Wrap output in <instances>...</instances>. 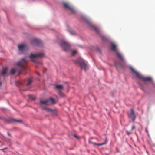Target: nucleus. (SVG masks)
<instances>
[{
	"mask_svg": "<svg viewBox=\"0 0 155 155\" xmlns=\"http://www.w3.org/2000/svg\"><path fill=\"white\" fill-rule=\"evenodd\" d=\"M58 94H59V95H60V96L62 95V93L60 91H59Z\"/></svg>",
	"mask_w": 155,
	"mask_h": 155,
	"instance_id": "nucleus-29",
	"label": "nucleus"
},
{
	"mask_svg": "<svg viewBox=\"0 0 155 155\" xmlns=\"http://www.w3.org/2000/svg\"><path fill=\"white\" fill-rule=\"evenodd\" d=\"M63 4L64 8L69 10L72 13L74 12L75 11L74 8L68 3L65 2L63 3Z\"/></svg>",
	"mask_w": 155,
	"mask_h": 155,
	"instance_id": "nucleus-5",
	"label": "nucleus"
},
{
	"mask_svg": "<svg viewBox=\"0 0 155 155\" xmlns=\"http://www.w3.org/2000/svg\"><path fill=\"white\" fill-rule=\"evenodd\" d=\"M85 22L88 24L89 25L91 26H92V24L91 23V21L89 19H87V18H85Z\"/></svg>",
	"mask_w": 155,
	"mask_h": 155,
	"instance_id": "nucleus-17",
	"label": "nucleus"
},
{
	"mask_svg": "<svg viewBox=\"0 0 155 155\" xmlns=\"http://www.w3.org/2000/svg\"><path fill=\"white\" fill-rule=\"evenodd\" d=\"M126 133L128 135H129L130 134L132 133L131 132L128 131V130H127L126 131Z\"/></svg>",
	"mask_w": 155,
	"mask_h": 155,
	"instance_id": "nucleus-27",
	"label": "nucleus"
},
{
	"mask_svg": "<svg viewBox=\"0 0 155 155\" xmlns=\"http://www.w3.org/2000/svg\"><path fill=\"white\" fill-rule=\"evenodd\" d=\"M15 70L14 68H12L10 72L13 75L15 73Z\"/></svg>",
	"mask_w": 155,
	"mask_h": 155,
	"instance_id": "nucleus-22",
	"label": "nucleus"
},
{
	"mask_svg": "<svg viewBox=\"0 0 155 155\" xmlns=\"http://www.w3.org/2000/svg\"><path fill=\"white\" fill-rule=\"evenodd\" d=\"M2 83L1 82H0V86L1 85Z\"/></svg>",
	"mask_w": 155,
	"mask_h": 155,
	"instance_id": "nucleus-33",
	"label": "nucleus"
},
{
	"mask_svg": "<svg viewBox=\"0 0 155 155\" xmlns=\"http://www.w3.org/2000/svg\"><path fill=\"white\" fill-rule=\"evenodd\" d=\"M93 28L94 30L96 32V33L98 34H99L100 33V31L99 28H97L95 26H94L93 27Z\"/></svg>",
	"mask_w": 155,
	"mask_h": 155,
	"instance_id": "nucleus-18",
	"label": "nucleus"
},
{
	"mask_svg": "<svg viewBox=\"0 0 155 155\" xmlns=\"http://www.w3.org/2000/svg\"><path fill=\"white\" fill-rule=\"evenodd\" d=\"M35 43V45L39 46V43L40 42V41L36 39H34L33 40L32 44H33V43Z\"/></svg>",
	"mask_w": 155,
	"mask_h": 155,
	"instance_id": "nucleus-15",
	"label": "nucleus"
},
{
	"mask_svg": "<svg viewBox=\"0 0 155 155\" xmlns=\"http://www.w3.org/2000/svg\"><path fill=\"white\" fill-rule=\"evenodd\" d=\"M70 32L71 34L72 35H74L75 33V32L74 31L72 30L70 31Z\"/></svg>",
	"mask_w": 155,
	"mask_h": 155,
	"instance_id": "nucleus-26",
	"label": "nucleus"
},
{
	"mask_svg": "<svg viewBox=\"0 0 155 155\" xmlns=\"http://www.w3.org/2000/svg\"><path fill=\"white\" fill-rule=\"evenodd\" d=\"M55 88L58 90L60 91L61 90L63 89V87L61 84L57 85L55 87Z\"/></svg>",
	"mask_w": 155,
	"mask_h": 155,
	"instance_id": "nucleus-14",
	"label": "nucleus"
},
{
	"mask_svg": "<svg viewBox=\"0 0 155 155\" xmlns=\"http://www.w3.org/2000/svg\"><path fill=\"white\" fill-rule=\"evenodd\" d=\"M78 61L80 64V65L81 69H84L86 71L87 68V64L85 63L84 61L81 59H79L78 60Z\"/></svg>",
	"mask_w": 155,
	"mask_h": 155,
	"instance_id": "nucleus-4",
	"label": "nucleus"
},
{
	"mask_svg": "<svg viewBox=\"0 0 155 155\" xmlns=\"http://www.w3.org/2000/svg\"><path fill=\"white\" fill-rule=\"evenodd\" d=\"M111 45V50L114 52H116L118 51V50L116 46V45L114 43H112Z\"/></svg>",
	"mask_w": 155,
	"mask_h": 155,
	"instance_id": "nucleus-12",
	"label": "nucleus"
},
{
	"mask_svg": "<svg viewBox=\"0 0 155 155\" xmlns=\"http://www.w3.org/2000/svg\"><path fill=\"white\" fill-rule=\"evenodd\" d=\"M18 48L20 51H22L25 47V45H20L18 46Z\"/></svg>",
	"mask_w": 155,
	"mask_h": 155,
	"instance_id": "nucleus-13",
	"label": "nucleus"
},
{
	"mask_svg": "<svg viewBox=\"0 0 155 155\" xmlns=\"http://www.w3.org/2000/svg\"><path fill=\"white\" fill-rule=\"evenodd\" d=\"M135 128V126H134V125H133L132 127V128H131V130H133Z\"/></svg>",
	"mask_w": 155,
	"mask_h": 155,
	"instance_id": "nucleus-30",
	"label": "nucleus"
},
{
	"mask_svg": "<svg viewBox=\"0 0 155 155\" xmlns=\"http://www.w3.org/2000/svg\"><path fill=\"white\" fill-rule=\"evenodd\" d=\"M29 98L30 99L32 100H34L35 99V98L33 97L32 96H29Z\"/></svg>",
	"mask_w": 155,
	"mask_h": 155,
	"instance_id": "nucleus-25",
	"label": "nucleus"
},
{
	"mask_svg": "<svg viewBox=\"0 0 155 155\" xmlns=\"http://www.w3.org/2000/svg\"><path fill=\"white\" fill-rule=\"evenodd\" d=\"M21 60L25 63L28 62L29 61V60L27 59L26 58H22Z\"/></svg>",
	"mask_w": 155,
	"mask_h": 155,
	"instance_id": "nucleus-23",
	"label": "nucleus"
},
{
	"mask_svg": "<svg viewBox=\"0 0 155 155\" xmlns=\"http://www.w3.org/2000/svg\"><path fill=\"white\" fill-rule=\"evenodd\" d=\"M32 80L31 79H29L26 81V85L27 86H28L30 85L32 82Z\"/></svg>",
	"mask_w": 155,
	"mask_h": 155,
	"instance_id": "nucleus-16",
	"label": "nucleus"
},
{
	"mask_svg": "<svg viewBox=\"0 0 155 155\" xmlns=\"http://www.w3.org/2000/svg\"><path fill=\"white\" fill-rule=\"evenodd\" d=\"M40 103L45 105H51V102H50V100L48 99L45 100H41L40 101Z\"/></svg>",
	"mask_w": 155,
	"mask_h": 155,
	"instance_id": "nucleus-10",
	"label": "nucleus"
},
{
	"mask_svg": "<svg viewBox=\"0 0 155 155\" xmlns=\"http://www.w3.org/2000/svg\"><path fill=\"white\" fill-rule=\"evenodd\" d=\"M130 113L128 114V117L132 119L133 122H134L136 118V116L134 114V109H130Z\"/></svg>",
	"mask_w": 155,
	"mask_h": 155,
	"instance_id": "nucleus-6",
	"label": "nucleus"
},
{
	"mask_svg": "<svg viewBox=\"0 0 155 155\" xmlns=\"http://www.w3.org/2000/svg\"><path fill=\"white\" fill-rule=\"evenodd\" d=\"M37 74L38 75H39V74L38 73H37Z\"/></svg>",
	"mask_w": 155,
	"mask_h": 155,
	"instance_id": "nucleus-34",
	"label": "nucleus"
},
{
	"mask_svg": "<svg viewBox=\"0 0 155 155\" xmlns=\"http://www.w3.org/2000/svg\"><path fill=\"white\" fill-rule=\"evenodd\" d=\"M44 56V54L43 53H40L37 54L31 53L29 56V57L32 60V61L35 63H37L35 59L39 57H42Z\"/></svg>",
	"mask_w": 155,
	"mask_h": 155,
	"instance_id": "nucleus-2",
	"label": "nucleus"
},
{
	"mask_svg": "<svg viewBox=\"0 0 155 155\" xmlns=\"http://www.w3.org/2000/svg\"><path fill=\"white\" fill-rule=\"evenodd\" d=\"M130 69L135 74L136 77L137 78L140 79H142L144 81H150L151 80V78L150 77H145L142 76L138 72L135 71L132 67H130Z\"/></svg>",
	"mask_w": 155,
	"mask_h": 155,
	"instance_id": "nucleus-1",
	"label": "nucleus"
},
{
	"mask_svg": "<svg viewBox=\"0 0 155 155\" xmlns=\"http://www.w3.org/2000/svg\"><path fill=\"white\" fill-rule=\"evenodd\" d=\"M115 53H116L117 56L122 61L123 63H125V61L124 58L121 54L118 51Z\"/></svg>",
	"mask_w": 155,
	"mask_h": 155,
	"instance_id": "nucleus-8",
	"label": "nucleus"
},
{
	"mask_svg": "<svg viewBox=\"0 0 155 155\" xmlns=\"http://www.w3.org/2000/svg\"><path fill=\"white\" fill-rule=\"evenodd\" d=\"M49 100H50V101L51 102V104H54L55 103V100L52 98L51 97Z\"/></svg>",
	"mask_w": 155,
	"mask_h": 155,
	"instance_id": "nucleus-21",
	"label": "nucleus"
},
{
	"mask_svg": "<svg viewBox=\"0 0 155 155\" xmlns=\"http://www.w3.org/2000/svg\"><path fill=\"white\" fill-rule=\"evenodd\" d=\"M107 138H106L104 140V142L103 143H95L91 142V143L95 145H97L98 146H100L106 144L107 143Z\"/></svg>",
	"mask_w": 155,
	"mask_h": 155,
	"instance_id": "nucleus-11",
	"label": "nucleus"
},
{
	"mask_svg": "<svg viewBox=\"0 0 155 155\" xmlns=\"http://www.w3.org/2000/svg\"><path fill=\"white\" fill-rule=\"evenodd\" d=\"M7 70H8V68H7L4 69L2 72V75H5L6 73Z\"/></svg>",
	"mask_w": 155,
	"mask_h": 155,
	"instance_id": "nucleus-20",
	"label": "nucleus"
},
{
	"mask_svg": "<svg viewBox=\"0 0 155 155\" xmlns=\"http://www.w3.org/2000/svg\"><path fill=\"white\" fill-rule=\"evenodd\" d=\"M60 46L62 49L65 51H67L70 49V45L68 43L65 41H61Z\"/></svg>",
	"mask_w": 155,
	"mask_h": 155,
	"instance_id": "nucleus-3",
	"label": "nucleus"
},
{
	"mask_svg": "<svg viewBox=\"0 0 155 155\" xmlns=\"http://www.w3.org/2000/svg\"><path fill=\"white\" fill-rule=\"evenodd\" d=\"M8 135L9 136H11V134H10L9 132H8Z\"/></svg>",
	"mask_w": 155,
	"mask_h": 155,
	"instance_id": "nucleus-32",
	"label": "nucleus"
},
{
	"mask_svg": "<svg viewBox=\"0 0 155 155\" xmlns=\"http://www.w3.org/2000/svg\"><path fill=\"white\" fill-rule=\"evenodd\" d=\"M17 65L20 67V68H21V71L25 70L26 68L25 66L21 62H18L17 64Z\"/></svg>",
	"mask_w": 155,
	"mask_h": 155,
	"instance_id": "nucleus-9",
	"label": "nucleus"
},
{
	"mask_svg": "<svg viewBox=\"0 0 155 155\" xmlns=\"http://www.w3.org/2000/svg\"><path fill=\"white\" fill-rule=\"evenodd\" d=\"M44 109L48 112H50L53 113L54 111V110L51 109L49 108H45Z\"/></svg>",
	"mask_w": 155,
	"mask_h": 155,
	"instance_id": "nucleus-19",
	"label": "nucleus"
},
{
	"mask_svg": "<svg viewBox=\"0 0 155 155\" xmlns=\"http://www.w3.org/2000/svg\"><path fill=\"white\" fill-rule=\"evenodd\" d=\"M8 123H10L13 122H17L18 123H21L22 121L21 120H16L12 118H9L6 120Z\"/></svg>",
	"mask_w": 155,
	"mask_h": 155,
	"instance_id": "nucleus-7",
	"label": "nucleus"
},
{
	"mask_svg": "<svg viewBox=\"0 0 155 155\" xmlns=\"http://www.w3.org/2000/svg\"><path fill=\"white\" fill-rule=\"evenodd\" d=\"M77 53V51H73L72 52V55H74L75 54H76Z\"/></svg>",
	"mask_w": 155,
	"mask_h": 155,
	"instance_id": "nucleus-28",
	"label": "nucleus"
},
{
	"mask_svg": "<svg viewBox=\"0 0 155 155\" xmlns=\"http://www.w3.org/2000/svg\"><path fill=\"white\" fill-rule=\"evenodd\" d=\"M74 137L77 138H79V137L76 135H74Z\"/></svg>",
	"mask_w": 155,
	"mask_h": 155,
	"instance_id": "nucleus-31",
	"label": "nucleus"
},
{
	"mask_svg": "<svg viewBox=\"0 0 155 155\" xmlns=\"http://www.w3.org/2000/svg\"><path fill=\"white\" fill-rule=\"evenodd\" d=\"M115 66L117 68H118L119 67H121V65L120 64H118L116 63H115Z\"/></svg>",
	"mask_w": 155,
	"mask_h": 155,
	"instance_id": "nucleus-24",
	"label": "nucleus"
}]
</instances>
